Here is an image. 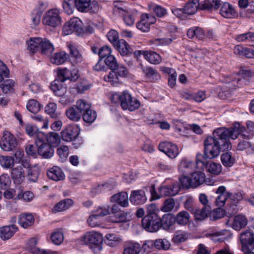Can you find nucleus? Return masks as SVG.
<instances>
[{
	"mask_svg": "<svg viewBox=\"0 0 254 254\" xmlns=\"http://www.w3.org/2000/svg\"><path fill=\"white\" fill-rule=\"evenodd\" d=\"M216 129L213 136H208L204 141V157L206 159H212L219 156L221 151L227 150L231 148V143L221 137Z\"/></svg>",
	"mask_w": 254,
	"mask_h": 254,
	"instance_id": "obj_1",
	"label": "nucleus"
},
{
	"mask_svg": "<svg viewBox=\"0 0 254 254\" xmlns=\"http://www.w3.org/2000/svg\"><path fill=\"white\" fill-rule=\"evenodd\" d=\"M105 63L111 71L104 76V80L114 86H118L122 82L121 79L127 76V69L124 65L118 64L115 57L111 54L105 58Z\"/></svg>",
	"mask_w": 254,
	"mask_h": 254,
	"instance_id": "obj_2",
	"label": "nucleus"
},
{
	"mask_svg": "<svg viewBox=\"0 0 254 254\" xmlns=\"http://www.w3.org/2000/svg\"><path fill=\"white\" fill-rule=\"evenodd\" d=\"M27 45L28 50L33 54L39 50L42 54L50 56L54 51V46L47 38H31Z\"/></svg>",
	"mask_w": 254,
	"mask_h": 254,
	"instance_id": "obj_3",
	"label": "nucleus"
},
{
	"mask_svg": "<svg viewBox=\"0 0 254 254\" xmlns=\"http://www.w3.org/2000/svg\"><path fill=\"white\" fill-rule=\"evenodd\" d=\"M217 130L219 135H221L224 140H226L229 143H231L229 141L230 138L236 139L239 135H240L243 138L249 139V135L245 133L246 128L239 123L234 124L232 127L229 128H217Z\"/></svg>",
	"mask_w": 254,
	"mask_h": 254,
	"instance_id": "obj_4",
	"label": "nucleus"
},
{
	"mask_svg": "<svg viewBox=\"0 0 254 254\" xmlns=\"http://www.w3.org/2000/svg\"><path fill=\"white\" fill-rule=\"evenodd\" d=\"M205 179L204 173L200 171L191 173L190 177L182 175L179 177V182L183 189L196 188L202 184Z\"/></svg>",
	"mask_w": 254,
	"mask_h": 254,
	"instance_id": "obj_5",
	"label": "nucleus"
},
{
	"mask_svg": "<svg viewBox=\"0 0 254 254\" xmlns=\"http://www.w3.org/2000/svg\"><path fill=\"white\" fill-rule=\"evenodd\" d=\"M103 236L101 234L96 231L86 233L82 237L83 243L89 246L94 252L97 253L102 249Z\"/></svg>",
	"mask_w": 254,
	"mask_h": 254,
	"instance_id": "obj_6",
	"label": "nucleus"
},
{
	"mask_svg": "<svg viewBox=\"0 0 254 254\" xmlns=\"http://www.w3.org/2000/svg\"><path fill=\"white\" fill-rule=\"evenodd\" d=\"M160 217L155 213H151L142 219V226L149 232H156L160 229Z\"/></svg>",
	"mask_w": 254,
	"mask_h": 254,
	"instance_id": "obj_7",
	"label": "nucleus"
},
{
	"mask_svg": "<svg viewBox=\"0 0 254 254\" xmlns=\"http://www.w3.org/2000/svg\"><path fill=\"white\" fill-rule=\"evenodd\" d=\"M82 23L77 17H73L66 22L63 28V32L64 35H68L75 32L78 36L82 35Z\"/></svg>",
	"mask_w": 254,
	"mask_h": 254,
	"instance_id": "obj_8",
	"label": "nucleus"
},
{
	"mask_svg": "<svg viewBox=\"0 0 254 254\" xmlns=\"http://www.w3.org/2000/svg\"><path fill=\"white\" fill-rule=\"evenodd\" d=\"M140 106V102L137 99L132 98L128 92L124 91L122 93L121 107L123 110L133 112L138 109Z\"/></svg>",
	"mask_w": 254,
	"mask_h": 254,
	"instance_id": "obj_9",
	"label": "nucleus"
},
{
	"mask_svg": "<svg viewBox=\"0 0 254 254\" xmlns=\"http://www.w3.org/2000/svg\"><path fill=\"white\" fill-rule=\"evenodd\" d=\"M75 6L80 12H89L91 13H97L99 6L96 1L91 0H74Z\"/></svg>",
	"mask_w": 254,
	"mask_h": 254,
	"instance_id": "obj_10",
	"label": "nucleus"
},
{
	"mask_svg": "<svg viewBox=\"0 0 254 254\" xmlns=\"http://www.w3.org/2000/svg\"><path fill=\"white\" fill-rule=\"evenodd\" d=\"M217 196L215 199V204L219 208L223 207L228 198L234 199L238 196L237 193L233 194L231 192L227 191L226 188L224 186L219 187L215 191Z\"/></svg>",
	"mask_w": 254,
	"mask_h": 254,
	"instance_id": "obj_11",
	"label": "nucleus"
},
{
	"mask_svg": "<svg viewBox=\"0 0 254 254\" xmlns=\"http://www.w3.org/2000/svg\"><path fill=\"white\" fill-rule=\"evenodd\" d=\"M44 24L56 27L61 24L62 19L60 12L57 9L49 10L45 14L43 20Z\"/></svg>",
	"mask_w": 254,
	"mask_h": 254,
	"instance_id": "obj_12",
	"label": "nucleus"
},
{
	"mask_svg": "<svg viewBox=\"0 0 254 254\" xmlns=\"http://www.w3.org/2000/svg\"><path fill=\"white\" fill-rule=\"evenodd\" d=\"M242 245V250L244 252L252 251L254 249V233L247 230L243 232L240 236Z\"/></svg>",
	"mask_w": 254,
	"mask_h": 254,
	"instance_id": "obj_13",
	"label": "nucleus"
},
{
	"mask_svg": "<svg viewBox=\"0 0 254 254\" xmlns=\"http://www.w3.org/2000/svg\"><path fill=\"white\" fill-rule=\"evenodd\" d=\"M1 148L5 151H10L15 148L17 145L16 138L9 131H5L0 142Z\"/></svg>",
	"mask_w": 254,
	"mask_h": 254,
	"instance_id": "obj_14",
	"label": "nucleus"
},
{
	"mask_svg": "<svg viewBox=\"0 0 254 254\" xmlns=\"http://www.w3.org/2000/svg\"><path fill=\"white\" fill-rule=\"evenodd\" d=\"M28 163L22 162L20 165L13 168L11 170V176L14 183L16 184L22 183L25 177V168L29 167Z\"/></svg>",
	"mask_w": 254,
	"mask_h": 254,
	"instance_id": "obj_15",
	"label": "nucleus"
},
{
	"mask_svg": "<svg viewBox=\"0 0 254 254\" xmlns=\"http://www.w3.org/2000/svg\"><path fill=\"white\" fill-rule=\"evenodd\" d=\"M158 148L160 151L164 152L172 159L176 158L179 153V148L177 145L168 141L160 143Z\"/></svg>",
	"mask_w": 254,
	"mask_h": 254,
	"instance_id": "obj_16",
	"label": "nucleus"
},
{
	"mask_svg": "<svg viewBox=\"0 0 254 254\" xmlns=\"http://www.w3.org/2000/svg\"><path fill=\"white\" fill-rule=\"evenodd\" d=\"M156 21V18L151 14L144 13L141 16L140 20L136 23V27L143 32L150 30V26Z\"/></svg>",
	"mask_w": 254,
	"mask_h": 254,
	"instance_id": "obj_17",
	"label": "nucleus"
},
{
	"mask_svg": "<svg viewBox=\"0 0 254 254\" xmlns=\"http://www.w3.org/2000/svg\"><path fill=\"white\" fill-rule=\"evenodd\" d=\"M78 134L79 130L77 127L72 125L67 126L61 132L62 139L66 142L73 141L78 136Z\"/></svg>",
	"mask_w": 254,
	"mask_h": 254,
	"instance_id": "obj_18",
	"label": "nucleus"
},
{
	"mask_svg": "<svg viewBox=\"0 0 254 254\" xmlns=\"http://www.w3.org/2000/svg\"><path fill=\"white\" fill-rule=\"evenodd\" d=\"M178 168L179 172L184 175V174H188L194 170L196 169V165L195 162L190 159L187 157H183L180 161Z\"/></svg>",
	"mask_w": 254,
	"mask_h": 254,
	"instance_id": "obj_19",
	"label": "nucleus"
},
{
	"mask_svg": "<svg viewBox=\"0 0 254 254\" xmlns=\"http://www.w3.org/2000/svg\"><path fill=\"white\" fill-rule=\"evenodd\" d=\"M115 13L120 14L123 17L125 24L127 26H131L134 23L135 15L133 13L122 7L116 6L114 9Z\"/></svg>",
	"mask_w": 254,
	"mask_h": 254,
	"instance_id": "obj_20",
	"label": "nucleus"
},
{
	"mask_svg": "<svg viewBox=\"0 0 254 254\" xmlns=\"http://www.w3.org/2000/svg\"><path fill=\"white\" fill-rule=\"evenodd\" d=\"M181 185L174 184L170 186H162L159 189L160 196H174L177 194L181 189Z\"/></svg>",
	"mask_w": 254,
	"mask_h": 254,
	"instance_id": "obj_21",
	"label": "nucleus"
},
{
	"mask_svg": "<svg viewBox=\"0 0 254 254\" xmlns=\"http://www.w3.org/2000/svg\"><path fill=\"white\" fill-rule=\"evenodd\" d=\"M190 212L193 214L195 219L197 220H203L208 217V214L211 211L210 206H203L202 208H197L196 207L194 209L189 208Z\"/></svg>",
	"mask_w": 254,
	"mask_h": 254,
	"instance_id": "obj_22",
	"label": "nucleus"
},
{
	"mask_svg": "<svg viewBox=\"0 0 254 254\" xmlns=\"http://www.w3.org/2000/svg\"><path fill=\"white\" fill-rule=\"evenodd\" d=\"M130 202L134 204H141L144 203L147 198L143 190H136L132 191L130 195Z\"/></svg>",
	"mask_w": 254,
	"mask_h": 254,
	"instance_id": "obj_23",
	"label": "nucleus"
},
{
	"mask_svg": "<svg viewBox=\"0 0 254 254\" xmlns=\"http://www.w3.org/2000/svg\"><path fill=\"white\" fill-rule=\"evenodd\" d=\"M38 154L43 158L48 159L52 157L54 153V150L51 145L48 143H38Z\"/></svg>",
	"mask_w": 254,
	"mask_h": 254,
	"instance_id": "obj_24",
	"label": "nucleus"
},
{
	"mask_svg": "<svg viewBox=\"0 0 254 254\" xmlns=\"http://www.w3.org/2000/svg\"><path fill=\"white\" fill-rule=\"evenodd\" d=\"M220 13L222 16L227 18H233L238 16L234 8L228 2L223 3Z\"/></svg>",
	"mask_w": 254,
	"mask_h": 254,
	"instance_id": "obj_25",
	"label": "nucleus"
},
{
	"mask_svg": "<svg viewBox=\"0 0 254 254\" xmlns=\"http://www.w3.org/2000/svg\"><path fill=\"white\" fill-rule=\"evenodd\" d=\"M17 227L15 225L5 226L0 228V238L3 240L10 239L16 232Z\"/></svg>",
	"mask_w": 254,
	"mask_h": 254,
	"instance_id": "obj_26",
	"label": "nucleus"
},
{
	"mask_svg": "<svg viewBox=\"0 0 254 254\" xmlns=\"http://www.w3.org/2000/svg\"><path fill=\"white\" fill-rule=\"evenodd\" d=\"M234 53L239 56L245 57L247 58H254V50L251 48L237 45L234 47Z\"/></svg>",
	"mask_w": 254,
	"mask_h": 254,
	"instance_id": "obj_27",
	"label": "nucleus"
},
{
	"mask_svg": "<svg viewBox=\"0 0 254 254\" xmlns=\"http://www.w3.org/2000/svg\"><path fill=\"white\" fill-rule=\"evenodd\" d=\"M62 83L63 82L57 78L51 84V90L57 96L62 97L66 92V87L63 86Z\"/></svg>",
	"mask_w": 254,
	"mask_h": 254,
	"instance_id": "obj_28",
	"label": "nucleus"
},
{
	"mask_svg": "<svg viewBox=\"0 0 254 254\" xmlns=\"http://www.w3.org/2000/svg\"><path fill=\"white\" fill-rule=\"evenodd\" d=\"M111 201L116 202L123 207H127L128 204V196L126 192H121L113 195Z\"/></svg>",
	"mask_w": 254,
	"mask_h": 254,
	"instance_id": "obj_29",
	"label": "nucleus"
},
{
	"mask_svg": "<svg viewBox=\"0 0 254 254\" xmlns=\"http://www.w3.org/2000/svg\"><path fill=\"white\" fill-rule=\"evenodd\" d=\"M222 4L220 0H205L199 3V8L201 10L217 9Z\"/></svg>",
	"mask_w": 254,
	"mask_h": 254,
	"instance_id": "obj_30",
	"label": "nucleus"
},
{
	"mask_svg": "<svg viewBox=\"0 0 254 254\" xmlns=\"http://www.w3.org/2000/svg\"><path fill=\"white\" fill-rule=\"evenodd\" d=\"M34 217L31 213H23L19 215L18 223L24 228H26L33 225Z\"/></svg>",
	"mask_w": 254,
	"mask_h": 254,
	"instance_id": "obj_31",
	"label": "nucleus"
},
{
	"mask_svg": "<svg viewBox=\"0 0 254 254\" xmlns=\"http://www.w3.org/2000/svg\"><path fill=\"white\" fill-rule=\"evenodd\" d=\"M48 178L55 181L64 180V175L61 169L57 166H54L47 172Z\"/></svg>",
	"mask_w": 254,
	"mask_h": 254,
	"instance_id": "obj_32",
	"label": "nucleus"
},
{
	"mask_svg": "<svg viewBox=\"0 0 254 254\" xmlns=\"http://www.w3.org/2000/svg\"><path fill=\"white\" fill-rule=\"evenodd\" d=\"M160 228L166 230H169L175 223L174 216L171 214H164L161 218L160 217Z\"/></svg>",
	"mask_w": 254,
	"mask_h": 254,
	"instance_id": "obj_33",
	"label": "nucleus"
},
{
	"mask_svg": "<svg viewBox=\"0 0 254 254\" xmlns=\"http://www.w3.org/2000/svg\"><path fill=\"white\" fill-rule=\"evenodd\" d=\"M74 76H72L71 75L72 74L71 71H70L66 68L60 69H58L57 78H58L61 81H62V82H63L67 79H70L71 80H75L78 78V75L75 72H74Z\"/></svg>",
	"mask_w": 254,
	"mask_h": 254,
	"instance_id": "obj_34",
	"label": "nucleus"
},
{
	"mask_svg": "<svg viewBox=\"0 0 254 254\" xmlns=\"http://www.w3.org/2000/svg\"><path fill=\"white\" fill-rule=\"evenodd\" d=\"M114 46L122 56L127 55L131 52L129 45L124 39L119 40Z\"/></svg>",
	"mask_w": 254,
	"mask_h": 254,
	"instance_id": "obj_35",
	"label": "nucleus"
},
{
	"mask_svg": "<svg viewBox=\"0 0 254 254\" xmlns=\"http://www.w3.org/2000/svg\"><path fill=\"white\" fill-rule=\"evenodd\" d=\"M73 203V201L71 199H65L57 203L52 209V211L54 213L61 212L65 210L70 207Z\"/></svg>",
	"mask_w": 254,
	"mask_h": 254,
	"instance_id": "obj_36",
	"label": "nucleus"
},
{
	"mask_svg": "<svg viewBox=\"0 0 254 254\" xmlns=\"http://www.w3.org/2000/svg\"><path fill=\"white\" fill-rule=\"evenodd\" d=\"M187 36L189 38H193L195 37L200 40H205V35L202 28L198 27H194L190 28L187 32Z\"/></svg>",
	"mask_w": 254,
	"mask_h": 254,
	"instance_id": "obj_37",
	"label": "nucleus"
},
{
	"mask_svg": "<svg viewBox=\"0 0 254 254\" xmlns=\"http://www.w3.org/2000/svg\"><path fill=\"white\" fill-rule=\"evenodd\" d=\"M248 223L247 219L241 215L236 216L234 219L231 227L237 231H240L244 228Z\"/></svg>",
	"mask_w": 254,
	"mask_h": 254,
	"instance_id": "obj_38",
	"label": "nucleus"
},
{
	"mask_svg": "<svg viewBox=\"0 0 254 254\" xmlns=\"http://www.w3.org/2000/svg\"><path fill=\"white\" fill-rule=\"evenodd\" d=\"M141 246L138 243L127 242L124 246V254H139Z\"/></svg>",
	"mask_w": 254,
	"mask_h": 254,
	"instance_id": "obj_39",
	"label": "nucleus"
},
{
	"mask_svg": "<svg viewBox=\"0 0 254 254\" xmlns=\"http://www.w3.org/2000/svg\"><path fill=\"white\" fill-rule=\"evenodd\" d=\"M143 56L148 62L152 64H158L162 61L160 55L154 52H143Z\"/></svg>",
	"mask_w": 254,
	"mask_h": 254,
	"instance_id": "obj_40",
	"label": "nucleus"
},
{
	"mask_svg": "<svg viewBox=\"0 0 254 254\" xmlns=\"http://www.w3.org/2000/svg\"><path fill=\"white\" fill-rule=\"evenodd\" d=\"M141 66L143 72L151 80L155 81L160 79V76L156 70L151 67L143 66L141 64Z\"/></svg>",
	"mask_w": 254,
	"mask_h": 254,
	"instance_id": "obj_41",
	"label": "nucleus"
},
{
	"mask_svg": "<svg viewBox=\"0 0 254 254\" xmlns=\"http://www.w3.org/2000/svg\"><path fill=\"white\" fill-rule=\"evenodd\" d=\"M199 8L198 0H190L184 7L185 13L188 15L194 14Z\"/></svg>",
	"mask_w": 254,
	"mask_h": 254,
	"instance_id": "obj_42",
	"label": "nucleus"
},
{
	"mask_svg": "<svg viewBox=\"0 0 254 254\" xmlns=\"http://www.w3.org/2000/svg\"><path fill=\"white\" fill-rule=\"evenodd\" d=\"M68 55L64 52L56 53L51 58V62L55 64L60 65L64 64L68 58Z\"/></svg>",
	"mask_w": 254,
	"mask_h": 254,
	"instance_id": "obj_43",
	"label": "nucleus"
},
{
	"mask_svg": "<svg viewBox=\"0 0 254 254\" xmlns=\"http://www.w3.org/2000/svg\"><path fill=\"white\" fill-rule=\"evenodd\" d=\"M175 218V222L180 225H185L188 223L190 219V215L186 211L179 212Z\"/></svg>",
	"mask_w": 254,
	"mask_h": 254,
	"instance_id": "obj_44",
	"label": "nucleus"
},
{
	"mask_svg": "<svg viewBox=\"0 0 254 254\" xmlns=\"http://www.w3.org/2000/svg\"><path fill=\"white\" fill-rule=\"evenodd\" d=\"M68 47L70 51L71 60L76 64L80 63L83 60L82 57L76 47L71 44H69Z\"/></svg>",
	"mask_w": 254,
	"mask_h": 254,
	"instance_id": "obj_45",
	"label": "nucleus"
},
{
	"mask_svg": "<svg viewBox=\"0 0 254 254\" xmlns=\"http://www.w3.org/2000/svg\"><path fill=\"white\" fill-rule=\"evenodd\" d=\"M67 117L71 121L77 122L81 117V114L75 106L68 108L66 111Z\"/></svg>",
	"mask_w": 254,
	"mask_h": 254,
	"instance_id": "obj_46",
	"label": "nucleus"
},
{
	"mask_svg": "<svg viewBox=\"0 0 254 254\" xmlns=\"http://www.w3.org/2000/svg\"><path fill=\"white\" fill-rule=\"evenodd\" d=\"M230 235V232L227 230H223L221 231L216 232L211 234V239L214 242H223Z\"/></svg>",
	"mask_w": 254,
	"mask_h": 254,
	"instance_id": "obj_47",
	"label": "nucleus"
},
{
	"mask_svg": "<svg viewBox=\"0 0 254 254\" xmlns=\"http://www.w3.org/2000/svg\"><path fill=\"white\" fill-rule=\"evenodd\" d=\"M52 242L56 245H60L64 241V233L62 229L56 230L51 236Z\"/></svg>",
	"mask_w": 254,
	"mask_h": 254,
	"instance_id": "obj_48",
	"label": "nucleus"
},
{
	"mask_svg": "<svg viewBox=\"0 0 254 254\" xmlns=\"http://www.w3.org/2000/svg\"><path fill=\"white\" fill-rule=\"evenodd\" d=\"M105 237L106 238V243L112 247H117L122 241V239L114 234H108Z\"/></svg>",
	"mask_w": 254,
	"mask_h": 254,
	"instance_id": "obj_49",
	"label": "nucleus"
},
{
	"mask_svg": "<svg viewBox=\"0 0 254 254\" xmlns=\"http://www.w3.org/2000/svg\"><path fill=\"white\" fill-rule=\"evenodd\" d=\"M14 85L15 82L13 80L6 79L0 85V88L3 93L7 94L13 91Z\"/></svg>",
	"mask_w": 254,
	"mask_h": 254,
	"instance_id": "obj_50",
	"label": "nucleus"
},
{
	"mask_svg": "<svg viewBox=\"0 0 254 254\" xmlns=\"http://www.w3.org/2000/svg\"><path fill=\"white\" fill-rule=\"evenodd\" d=\"M109 221L113 223H123L127 221V214L124 211H120L119 213L111 216Z\"/></svg>",
	"mask_w": 254,
	"mask_h": 254,
	"instance_id": "obj_51",
	"label": "nucleus"
},
{
	"mask_svg": "<svg viewBox=\"0 0 254 254\" xmlns=\"http://www.w3.org/2000/svg\"><path fill=\"white\" fill-rule=\"evenodd\" d=\"M48 144L52 147H56L58 145L60 142L61 138L60 135L56 132H50L46 137Z\"/></svg>",
	"mask_w": 254,
	"mask_h": 254,
	"instance_id": "obj_52",
	"label": "nucleus"
},
{
	"mask_svg": "<svg viewBox=\"0 0 254 254\" xmlns=\"http://www.w3.org/2000/svg\"><path fill=\"white\" fill-rule=\"evenodd\" d=\"M221 160L223 165L226 167H231L235 163V159L230 152L223 153L221 156Z\"/></svg>",
	"mask_w": 254,
	"mask_h": 254,
	"instance_id": "obj_53",
	"label": "nucleus"
},
{
	"mask_svg": "<svg viewBox=\"0 0 254 254\" xmlns=\"http://www.w3.org/2000/svg\"><path fill=\"white\" fill-rule=\"evenodd\" d=\"M14 164V159L9 156H0V165L4 168H11Z\"/></svg>",
	"mask_w": 254,
	"mask_h": 254,
	"instance_id": "obj_54",
	"label": "nucleus"
},
{
	"mask_svg": "<svg viewBox=\"0 0 254 254\" xmlns=\"http://www.w3.org/2000/svg\"><path fill=\"white\" fill-rule=\"evenodd\" d=\"M97 118L96 113L90 108L83 113L82 118L84 122L88 123H93Z\"/></svg>",
	"mask_w": 254,
	"mask_h": 254,
	"instance_id": "obj_55",
	"label": "nucleus"
},
{
	"mask_svg": "<svg viewBox=\"0 0 254 254\" xmlns=\"http://www.w3.org/2000/svg\"><path fill=\"white\" fill-rule=\"evenodd\" d=\"M57 106L55 103L51 102L47 104L45 107V112L53 118H57L58 114L57 112Z\"/></svg>",
	"mask_w": 254,
	"mask_h": 254,
	"instance_id": "obj_56",
	"label": "nucleus"
},
{
	"mask_svg": "<svg viewBox=\"0 0 254 254\" xmlns=\"http://www.w3.org/2000/svg\"><path fill=\"white\" fill-rule=\"evenodd\" d=\"M26 107L29 112L36 114L40 110L41 106L38 101L32 99L29 100L27 104Z\"/></svg>",
	"mask_w": 254,
	"mask_h": 254,
	"instance_id": "obj_57",
	"label": "nucleus"
},
{
	"mask_svg": "<svg viewBox=\"0 0 254 254\" xmlns=\"http://www.w3.org/2000/svg\"><path fill=\"white\" fill-rule=\"evenodd\" d=\"M207 169L208 172L213 175H219L222 171V167L220 164L211 162L207 165Z\"/></svg>",
	"mask_w": 254,
	"mask_h": 254,
	"instance_id": "obj_58",
	"label": "nucleus"
},
{
	"mask_svg": "<svg viewBox=\"0 0 254 254\" xmlns=\"http://www.w3.org/2000/svg\"><path fill=\"white\" fill-rule=\"evenodd\" d=\"M175 201L173 198H168L164 202L161 210L165 212L171 211L175 207Z\"/></svg>",
	"mask_w": 254,
	"mask_h": 254,
	"instance_id": "obj_59",
	"label": "nucleus"
},
{
	"mask_svg": "<svg viewBox=\"0 0 254 254\" xmlns=\"http://www.w3.org/2000/svg\"><path fill=\"white\" fill-rule=\"evenodd\" d=\"M235 39L239 42H243L247 41L254 42V33L247 32L238 35L236 36Z\"/></svg>",
	"mask_w": 254,
	"mask_h": 254,
	"instance_id": "obj_60",
	"label": "nucleus"
},
{
	"mask_svg": "<svg viewBox=\"0 0 254 254\" xmlns=\"http://www.w3.org/2000/svg\"><path fill=\"white\" fill-rule=\"evenodd\" d=\"M154 245V247L157 249H163L167 250L170 248V243L166 239H157L155 241Z\"/></svg>",
	"mask_w": 254,
	"mask_h": 254,
	"instance_id": "obj_61",
	"label": "nucleus"
},
{
	"mask_svg": "<svg viewBox=\"0 0 254 254\" xmlns=\"http://www.w3.org/2000/svg\"><path fill=\"white\" fill-rule=\"evenodd\" d=\"M75 106L81 114L91 108V105L89 103L81 99L77 101Z\"/></svg>",
	"mask_w": 254,
	"mask_h": 254,
	"instance_id": "obj_62",
	"label": "nucleus"
},
{
	"mask_svg": "<svg viewBox=\"0 0 254 254\" xmlns=\"http://www.w3.org/2000/svg\"><path fill=\"white\" fill-rule=\"evenodd\" d=\"M39 175V170L37 167H32L28 170V180L31 182H35L38 180Z\"/></svg>",
	"mask_w": 254,
	"mask_h": 254,
	"instance_id": "obj_63",
	"label": "nucleus"
},
{
	"mask_svg": "<svg viewBox=\"0 0 254 254\" xmlns=\"http://www.w3.org/2000/svg\"><path fill=\"white\" fill-rule=\"evenodd\" d=\"M57 153L59 155L61 161L64 162L66 160L68 155V147L65 145L60 146L57 149Z\"/></svg>",
	"mask_w": 254,
	"mask_h": 254,
	"instance_id": "obj_64",
	"label": "nucleus"
}]
</instances>
